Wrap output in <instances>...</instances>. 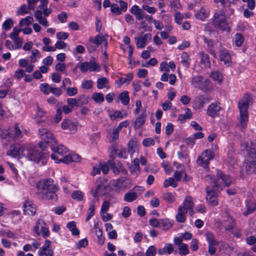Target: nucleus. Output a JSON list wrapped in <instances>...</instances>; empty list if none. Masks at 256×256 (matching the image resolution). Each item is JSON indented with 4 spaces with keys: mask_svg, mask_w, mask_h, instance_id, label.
<instances>
[{
    "mask_svg": "<svg viewBox=\"0 0 256 256\" xmlns=\"http://www.w3.org/2000/svg\"><path fill=\"white\" fill-rule=\"evenodd\" d=\"M36 188L38 194L40 198L54 201L57 200L56 193L59 189L53 180L47 178L40 180L36 184Z\"/></svg>",
    "mask_w": 256,
    "mask_h": 256,
    "instance_id": "f257e3e1",
    "label": "nucleus"
},
{
    "mask_svg": "<svg viewBox=\"0 0 256 256\" xmlns=\"http://www.w3.org/2000/svg\"><path fill=\"white\" fill-rule=\"evenodd\" d=\"M50 148L52 151L51 158L54 160L56 163L62 162L68 164L80 160V157L78 154L75 153L68 154V149L63 145H53Z\"/></svg>",
    "mask_w": 256,
    "mask_h": 256,
    "instance_id": "f03ea898",
    "label": "nucleus"
},
{
    "mask_svg": "<svg viewBox=\"0 0 256 256\" xmlns=\"http://www.w3.org/2000/svg\"><path fill=\"white\" fill-rule=\"evenodd\" d=\"M205 180L212 186H208L206 188V201L210 205L212 206H217L218 204V193L222 188L216 180L210 175L206 176Z\"/></svg>",
    "mask_w": 256,
    "mask_h": 256,
    "instance_id": "7ed1b4c3",
    "label": "nucleus"
},
{
    "mask_svg": "<svg viewBox=\"0 0 256 256\" xmlns=\"http://www.w3.org/2000/svg\"><path fill=\"white\" fill-rule=\"evenodd\" d=\"M40 148L33 145L26 146L24 157L29 160L34 162L39 166H44L47 162L49 155L40 150Z\"/></svg>",
    "mask_w": 256,
    "mask_h": 256,
    "instance_id": "20e7f679",
    "label": "nucleus"
},
{
    "mask_svg": "<svg viewBox=\"0 0 256 256\" xmlns=\"http://www.w3.org/2000/svg\"><path fill=\"white\" fill-rule=\"evenodd\" d=\"M38 134L42 142L38 143L39 147L42 150L46 146H43V143L52 146L53 145H56V141L52 134L45 128H41L38 130Z\"/></svg>",
    "mask_w": 256,
    "mask_h": 256,
    "instance_id": "39448f33",
    "label": "nucleus"
},
{
    "mask_svg": "<svg viewBox=\"0 0 256 256\" xmlns=\"http://www.w3.org/2000/svg\"><path fill=\"white\" fill-rule=\"evenodd\" d=\"M212 22L215 28L221 30H226L228 28V24L225 12L220 10L216 11L213 16Z\"/></svg>",
    "mask_w": 256,
    "mask_h": 256,
    "instance_id": "423d86ee",
    "label": "nucleus"
},
{
    "mask_svg": "<svg viewBox=\"0 0 256 256\" xmlns=\"http://www.w3.org/2000/svg\"><path fill=\"white\" fill-rule=\"evenodd\" d=\"M51 12V10L48 8L47 7L38 8L34 13V16L36 20L40 24L47 27L48 26V24L46 17H47Z\"/></svg>",
    "mask_w": 256,
    "mask_h": 256,
    "instance_id": "0eeeda50",
    "label": "nucleus"
},
{
    "mask_svg": "<svg viewBox=\"0 0 256 256\" xmlns=\"http://www.w3.org/2000/svg\"><path fill=\"white\" fill-rule=\"evenodd\" d=\"M26 148V146H24L18 143L13 144L10 146L6 154L13 158H22L24 156Z\"/></svg>",
    "mask_w": 256,
    "mask_h": 256,
    "instance_id": "6e6552de",
    "label": "nucleus"
},
{
    "mask_svg": "<svg viewBox=\"0 0 256 256\" xmlns=\"http://www.w3.org/2000/svg\"><path fill=\"white\" fill-rule=\"evenodd\" d=\"M214 156V152L210 150H204L201 156H198L197 159L198 165L204 167V168H208L210 160Z\"/></svg>",
    "mask_w": 256,
    "mask_h": 256,
    "instance_id": "1a4fd4ad",
    "label": "nucleus"
},
{
    "mask_svg": "<svg viewBox=\"0 0 256 256\" xmlns=\"http://www.w3.org/2000/svg\"><path fill=\"white\" fill-rule=\"evenodd\" d=\"M34 232L38 235H41L45 238L50 236V231L46 223L42 219H39L34 227Z\"/></svg>",
    "mask_w": 256,
    "mask_h": 256,
    "instance_id": "9d476101",
    "label": "nucleus"
},
{
    "mask_svg": "<svg viewBox=\"0 0 256 256\" xmlns=\"http://www.w3.org/2000/svg\"><path fill=\"white\" fill-rule=\"evenodd\" d=\"M203 77L201 76H196L192 78V84L195 88H199L204 92H206L208 90L210 80H204V82L206 86H202Z\"/></svg>",
    "mask_w": 256,
    "mask_h": 256,
    "instance_id": "9b49d317",
    "label": "nucleus"
},
{
    "mask_svg": "<svg viewBox=\"0 0 256 256\" xmlns=\"http://www.w3.org/2000/svg\"><path fill=\"white\" fill-rule=\"evenodd\" d=\"M80 68L82 72H85L88 70L90 72H98L100 70V66L94 60H91L88 62H82L80 66Z\"/></svg>",
    "mask_w": 256,
    "mask_h": 256,
    "instance_id": "f8f14e48",
    "label": "nucleus"
},
{
    "mask_svg": "<svg viewBox=\"0 0 256 256\" xmlns=\"http://www.w3.org/2000/svg\"><path fill=\"white\" fill-rule=\"evenodd\" d=\"M110 189V186L106 184L101 183L98 184L94 189L92 190V196L96 198L99 196L106 194Z\"/></svg>",
    "mask_w": 256,
    "mask_h": 256,
    "instance_id": "ddd939ff",
    "label": "nucleus"
},
{
    "mask_svg": "<svg viewBox=\"0 0 256 256\" xmlns=\"http://www.w3.org/2000/svg\"><path fill=\"white\" fill-rule=\"evenodd\" d=\"M151 38L152 34L150 33L142 34L140 36L136 37L134 40L136 47L138 48H144L147 44L148 40Z\"/></svg>",
    "mask_w": 256,
    "mask_h": 256,
    "instance_id": "4468645a",
    "label": "nucleus"
},
{
    "mask_svg": "<svg viewBox=\"0 0 256 256\" xmlns=\"http://www.w3.org/2000/svg\"><path fill=\"white\" fill-rule=\"evenodd\" d=\"M51 243L52 242L48 240H45L44 244L38 250V253L40 256H54V250L50 248Z\"/></svg>",
    "mask_w": 256,
    "mask_h": 256,
    "instance_id": "2eb2a0df",
    "label": "nucleus"
},
{
    "mask_svg": "<svg viewBox=\"0 0 256 256\" xmlns=\"http://www.w3.org/2000/svg\"><path fill=\"white\" fill-rule=\"evenodd\" d=\"M250 102V96L248 94H245L238 102L239 110L248 112Z\"/></svg>",
    "mask_w": 256,
    "mask_h": 256,
    "instance_id": "dca6fc26",
    "label": "nucleus"
},
{
    "mask_svg": "<svg viewBox=\"0 0 256 256\" xmlns=\"http://www.w3.org/2000/svg\"><path fill=\"white\" fill-rule=\"evenodd\" d=\"M130 182V180L126 177H122L116 180H114L112 182V186L116 190H120L126 188Z\"/></svg>",
    "mask_w": 256,
    "mask_h": 256,
    "instance_id": "f3484780",
    "label": "nucleus"
},
{
    "mask_svg": "<svg viewBox=\"0 0 256 256\" xmlns=\"http://www.w3.org/2000/svg\"><path fill=\"white\" fill-rule=\"evenodd\" d=\"M220 60L223 62L224 64L229 66L232 63V58L230 54L226 49H221L219 55Z\"/></svg>",
    "mask_w": 256,
    "mask_h": 256,
    "instance_id": "a211bd4d",
    "label": "nucleus"
},
{
    "mask_svg": "<svg viewBox=\"0 0 256 256\" xmlns=\"http://www.w3.org/2000/svg\"><path fill=\"white\" fill-rule=\"evenodd\" d=\"M61 127L63 130H68L70 132H76V124L69 119L64 120L61 124Z\"/></svg>",
    "mask_w": 256,
    "mask_h": 256,
    "instance_id": "6ab92c4d",
    "label": "nucleus"
},
{
    "mask_svg": "<svg viewBox=\"0 0 256 256\" xmlns=\"http://www.w3.org/2000/svg\"><path fill=\"white\" fill-rule=\"evenodd\" d=\"M24 212L26 214L34 215L36 212V208L32 202L26 201L24 205Z\"/></svg>",
    "mask_w": 256,
    "mask_h": 256,
    "instance_id": "aec40b11",
    "label": "nucleus"
},
{
    "mask_svg": "<svg viewBox=\"0 0 256 256\" xmlns=\"http://www.w3.org/2000/svg\"><path fill=\"white\" fill-rule=\"evenodd\" d=\"M220 110V107L218 104L212 103L208 106L207 114L209 116L214 117L218 114Z\"/></svg>",
    "mask_w": 256,
    "mask_h": 256,
    "instance_id": "412c9836",
    "label": "nucleus"
},
{
    "mask_svg": "<svg viewBox=\"0 0 256 256\" xmlns=\"http://www.w3.org/2000/svg\"><path fill=\"white\" fill-rule=\"evenodd\" d=\"M147 117V112L146 110H143L140 114L136 119L134 122V126L139 128L142 126L144 124Z\"/></svg>",
    "mask_w": 256,
    "mask_h": 256,
    "instance_id": "4be33fe9",
    "label": "nucleus"
},
{
    "mask_svg": "<svg viewBox=\"0 0 256 256\" xmlns=\"http://www.w3.org/2000/svg\"><path fill=\"white\" fill-rule=\"evenodd\" d=\"M211 100V98L208 96L200 95L198 96L194 100V104L201 108L204 106V104Z\"/></svg>",
    "mask_w": 256,
    "mask_h": 256,
    "instance_id": "5701e85b",
    "label": "nucleus"
},
{
    "mask_svg": "<svg viewBox=\"0 0 256 256\" xmlns=\"http://www.w3.org/2000/svg\"><path fill=\"white\" fill-rule=\"evenodd\" d=\"M194 206V204L192 202V198L190 196H186L182 204L179 206H182V208H184L186 212H188L189 211L190 212L192 211Z\"/></svg>",
    "mask_w": 256,
    "mask_h": 256,
    "instance_id": "b1692460",
    "label": "nucleus"
},
{
    "mask_svg": "<svg viewBox=\"0 0 256 256\" xmlns=\"http://www.w3.org/2000/svg\"><path fill=\"white\" fill-rule=\"evenodd\" d=\"M192 117V112L188 108L184 109V114L178 116V121L180 124H184L187 120L190 119Z\"/></svg>",
    "mask_w": 256,
    "mask_h": 256,
    "instance_id": "393cba45",
    "label": "nucleus"
},
{
    "mask_svg": "<svg viewBox=\"0 0 256 256\" xmlns=\"http://www.w3.org/2000/svg\"><path fill=\"white\" fill-rule=\"evenodd\" d=\"M245 148L250 156L256 158V146L252 142H247Z\"/></svg>",
    "mask_w": 256,
    "mask_h": 256,
    "instance_id": "a878e982",
    "label": "nucleus"
},
{
    "mask_svg": "<svg viewBox=\"0 0 256 256\" xmlns=\"http://www.w3.org/2000/svg\"><path fill=\"white\" fill-rule=\"evenodd\" d=\"M187 212L184 208L182 206H178L177 211V214L176 216V220L178 222L183 223L185 222L186 218V214Z\"/></svg>",
    "mask_w": 256,
    "mask_h": 256,
    "instance_id": "bb28decb",
    "label": "nucleus"
},
{
    "mask_svg": "<svg viewBox=\"0 0 256 256\" xmlns=\"http://www.w3.org/2000/svg\"><path fill=\"white\" fill-rule=\"evenodd\" d=\"M216 174L218 178L222 181L226 186H229L232 183V178L224 174L222 172L218 170Z\"/></svg>",
    "mask_w": 256,
    "mask_h": 256,
    "instance_id": "cd10ccee",
    "label": "nucleus"
},
{
    "mask_svg": "<svg viewBox=\"0 0 256 256\" xmlns=\"http://www.w3.org/2000/svg\"><path fill=\"white\" fill-rule=\"evenodd\" d=\"M108 164L112 168L113 172L116 174H118L121 170H124V168L121 164H118L116 165L113 160H109Z\"/></svg>",
    "mask_w": 256,
    "mask_h": 256,
    "instance_id": "c85d7f7f",
    "label": "nucleus"
},
{
    "mask_svg": "<svg viewBox=\"0 0 256 256\" xmlns=\"http://www.w3.org/2000/svg\"><path fill=\"white\" fill-rule=\"evenodd\" d=\"M246 202V210L244 212V214L247 216L252 214L256 210V202L252 200H247Z\"/></svg>",
    "mask_w": 256,
    "mask_h": 256,
    "instance_id": "c756f323",
    "label": "nucleus"
},
{
    "mask_svg": "<svg viewBox=\"0 0 256 256\" xmlns=\"http://www.w3.org/2000/svg\"><path fill=\"white\" fill-rule=\"evenodd\" d=\"M38 124L43 122L46 120L45 112L40 108H38L36 114L32 118Z\"/></svg>",
    "mask_w": 256,
    "mask_h": 256,
    "instance_id": "7c9ffc66",
    "label": "nucleus"
},
{
    "mask_svg": "<svg viewBox=\"0 0 256 256\" xmlns=\"http://www.w3.org/2000/svg\"><path fill=\"white\" fill-rule=\"evenodd\" d=\"M138 147L136 142L134 140H130L128 144V152L132 157V154L138 152Z\"/></svg>",
    "mask_w": 256,
    "mask_h": 256,
    "instance_id": "2f4dec72",
    "label": "nucleus"
},
{
    "mask_svg": "<svg viewBox=\"0 0 256 256\" xmlns=\"http://www.w3.org/2000/svg\"><path fill=\"white\" fill-rule=\"evenodd\" d=\"M66 228L71 232L72 235L78 236L80 234V230L76 228V222L74 221H71L66 224Z\"/></svg>",
    "mask_w": 256,
    "mask_h": 256,
    "instance_id": "473e14b6",
    "label": "nucleus"
},
{
    "mask_svg": "<svg viewBox=\"0 0 256 256\" xmlns=\"http://www.w3.org/2000/svg\"><path fill=\"white\" fill-rule=\"evenodd\" d=\"M240 122L242 128H245L246 126L248 121V112L240 111Z\"/></svg>",
    "mask_w": 256,
    "mask_h": 256,
    "instance_id": "72a5a7b5",
    "label": "nucleus"
},
{
    "mask_svg": "<svg viewBox=\"0 0 256 256\" xmlns=\"http://www.w3.org/2000/svg\"><path fill=\"white\" fill-rule=\"evenodd\" d=\"M94 228L98 239V243L100 245H102L104 242V238L102 236V230L98 228L96 224L94 225Z\"/></svg>",
    "mask_w": 256,
    "mask_h": 256,
    "instance_id": "f704fd0d",
    "label": "nucleus"
},
{
    "mask_svg": "<svg viewBox=\"0 0 256 256\" xmlns=\"http://www.w3.org/2000/svg\"><path fill=\"white\" fill-rule=\"evenodd\" d=\"M11 139L13 138H18L22 137V132L20 128V125L18 124H16L14 126L13 130L10 132Z\"/></svg>",
    "mask_w": 256,
    "mask_h": 256,
    "instance_id": "c9c22d12",
    "label": "nucleus"
},
{
    "mask_svg": "<svg viewBox=\"0 0 256 256\" xmlns=\"http://www.w3.org/2000/svg\"><path fill=\"white\" fill-rule=\"evenodd\" d=\"M108 83V80L107 78L102 77L98 78L97 80V88L98 89H102L104 88H109V86H106Z\"/></svg>",
    "mask_w": 256,
    "mask_h": 256,
    "instance_id": "e433bc0d",
    "label": "nucleus"
},
{
    "mask_svg": "<svg viewBox=\"0 0 256 256\" xmlns=\"http://www.w3.org/2000/svg\"><path fill=\"white\" fill-rule=\"evenodd\" d=\"M118 98L124 105L126 106L130 102V98L128 96V92L124 91L120 93L119 94Z\"/></svg>",
    "mask_w": 256,
    "mask_h": 256,
    "instance_id": "4c0bfd02",
    "label": "nucleus"
},
{
    "mask_svg": "<svg viewBox=\"0 0 256 256\" xmlns=\"http://www.w3.org/2000/svg\"><path fill=\"white\" fill-rule=\"evenodd\" d=\"M173 225L172 221L169 219H160V228H162L164 230H168Z\"/></svg>",
    "mask_w": 256,
    "mask_h": 256,
    "instance_id": "58836bf2",
    "label": "nucleus"
},
{
    "mask_svg": "<svg viewBox=\"0 0 256 256\" xmlns=\"http://www.w3.org/2000/svg\"><path fill=\"white\" fill-rule=\"evenodd\" d=\"M126 116L127 114L126 112L122 113L120 111L116 110L113 114H110V117L111 120H114L117 118L122 120Z\"/></svg>",
    "mask_w": 256,
    "mask_h": 256,
    "instance_id": "ea45409f",
    "label": "nucleus"
},
{
    "mask_svg": "<svg viewBox=\"0 0 256 256\" xmlns=\"http://www.w3.org/2000/svg\"><path fill=\"white\" fill-rule=\"evenodd\" d=\"M246 169L248 174H256V162H247L246 166Z\"/></svg>",
    "mask_w": 256,
    "mask_h": 256,
    "instance_id": "a19ab883",
    "label": "nucleus"
},
{
    "mask_svg": "<svg viewBox=\"0 0 256 256\" xmlns=\"http://www.w3.org/2000/svg\"><path fill=\"white\" fill-rule=\"evenodd\" d=\"M162 198L164 200L170 204H172L176 200L174 194L170 192L164 193L162 194Z\"/></svg>",
    "mask_w": 256,
    "mask_h": 256,
    "instance_id": "79ce46f5",
    "label": "nucleus"
},
{
    "mask_svg": "<svg viewBox=\"0 0 256 256\" xmlns=\"http://www.w3.org/2000/svg\"><path fill=\"white\" fill-rule=\"evenodd\" d=\"M224 226L226 230L233 229L235 226L234 219L232 216H228L224 222Z\"/></svg>",
    "mask_w": 256,
    "mask_h": 256,
    "instance_id": "37998d69",
    "label": "nucleus"
},
{
    "mask_svg": "<svg viewBox=\"0 0 256 256\" xmlns=\"http://www.w3.org/2000/svg\"><path fill=\"white\" fill-rule=\"evenodd\" d=\"M200 56L201 63L204 64L205 66L209 67L210 66V62L208 54L204 52H201L200 53Z\"/></svg>",
    "mask_w": 256,
    "mask_h": 256,
    "instance_id": "c03bdc74",
    "label": "nucleus"
},
{
    "mask_svg": "<svg viewBox=\"0 0 256 256\" xmlns=\"http://www.w3.org/2000/svg\"><path fill=\"white\" fill-rule=\"evenodd\" d=\"M206 238L208 244L218 245V242L215 239L214 236L212 233L210 232L206 233Z\"/></svg>",
    "mask_w": 256,
    "mask_h": 256,
    "instance_id": "a18cd8bd",
    "label": "nucleus"
},
{
    "mask_svg": "<svg viewBox=\"0 0 256 256\" xmlns=\"http://www.w3.org/2000/svg\"><path fill=\"white\" fill-rule=\"evenodd\" d=\"M208 12L205 9L202 8L196 13V17L200 20H204L205 18L208 16Z\"/></svg>",
    "mask_w": 256,
    "mask_h": 256,
    "instance_id": "49530a36",
    "label": "nucleus"
},
{
    "mask_svg": "<svg viewBox=\"0 0 256 256\" xmlns=\"http://www.w3.org/2000/svg\"><path fill=\"white\" fill-rule=\"evenodd\" d=\"M137 198V194L135 192L126 193L124 196V200L128 202H132Z\"/></svg>",
    "mask_w": 256,
    "mask_h": 256,
    "instance_id": "de8ad7c7",
    "label": "nucleus"
},
{
    "mask_svg": "<svg viewBox=\"0 0 256 256\" xmlns=\"http://www.w3.org/2000/svg\"><path fill=\"white\" fill-rule=\"evenodd\" d=\"M92 98L96 103H101L104 100L103 94L100 92L94 93L92 96Z\"/></svg>",
    "mask_w": 256,
    "mask_h": 256,
    "instance_id": "09e8293b",
    "label": "nucleus"
},
{
    "mask_svg": "<svg viewBox=\"0 0 256 256\" xmlns=\"http://www.w3.org/2000/svg\"><path fill=\"white\" fill-rule=\"evenodd\" d=\"M181 63L186 68H188L190 64V58L187 52H184L181 55Z\"/></svg>",
    "mask_w": 256,
    "mask_h": 256,
    "instance_id": "8fccbe9b",
    "label": "nucleus"
},
{
    "mask_svg": "<svg viewBox=\"0 0 256 256\" xmlns=\"http://www.w3.org/2000/svg\"><path fill=\"white\" fill-rule=\"evenodd\" d=\"M10 136L11 132L8 130L0 128V138H1L10 140H11Z\"/></svg>",
    "mask_w": 256,
    "mask_h": 256,
    "instance_id": "3c124183",
    "label": "nucleus"
},
{
    "mask_svg": "<svg viewBox=\"0 0 256 256\" xmlns=\"http://www.w3.org/2000/svg\"><path fill=\"white\" fill-rule=\"evenodd\" d=\"M244 41L243 36L240 33H236L234 37V44L237 47H240Z\"/></svg>",
    "mask_w": 256,
    "mask_h": 256,
    "instance_id": "603ef678",
    "label": "nucleus"
},
{
    "mask_svg": "<svg viewBox=\"0 0 256 256\" xmlns=\"http://www.w3.org/2000/svg\"><path fill=\"white\" fill-rule=\"evenodd\" d=\"M34 21L33 18L30 16H28L25 18H22L19 22V25L21 26H29Z\"/></svg>",
    "mask_w": 256,
    "mask_h": 256,
    "instance_id": "864d4df0",
    "label": "nucleus"
},
{
    "mask_svg": "<svg viewBox=\"0 0 256 256\" xmlns=\"http://www.w3.org/2000/svg\"><path fill=\"white\" fill-rule=\"evenodd\" d=\"M164 186L165 188H168L169 186H172L173 188H176L178 186L177 182H174V178H168L165 180L164 182Z\"/></svg>",
    "mask_w": 256,
    "mask_h": 256,
    "instance_id": "5fc2aeb1",
    "label": "nucleus"
},
{
    "mask_svg": "<svg viewBox=\"0 0 256 256\" xmlns=\"http://www.w3.org/2000/svg\"><path fill=\"white\" fill-rule=\"evenodd\" d=\"M133 76L132 74H129L127 75L126 78H120L118 80L116 81L119 85H122L124 83L129 82L132 78Z\"/></svg>",
    "mask_w": 256,
    "mask_h": 256,
    "instance_id": "6e6d98bb",
    "label": "nucleus"
},
{
    "mask_svg": "<svg viewBox=\"0 0 256 256\" xmlns=\"http://www.w3.org/2000/svg\"><path fill=\"white\" fill-rule=\"evenodd\" d=\"M72 198L78 201H82L83 199L84 194L80 190H75L72 194Z\"/></svg>",
    "mask_w": 256,
    "mask_h": 256,
    "instance_id": "4d7b16f0",
    "label": "nucleus"
},
{
    "mask_svg": "<svg viewBox=\"0 0 256 256\" xmlns=\"http://www.w3.org/2000/svg\"><path fill=\"white\" fill-rule=\"evenodd\" d=\"M170 7L172 10L174 11H177L180 10L181 8V4L178 0H172L170 2Z\"/></svg>",
    "mask_w": 256,
    "mask_h": 256,
    "instance_id": "13d9d810",
    "label": "nucleus"
},
{
    "mask_svg": "<svg viewBox=\"0 0 256 256\" xmlns=\"http://www.w3.org/2000/svg\"><path fill=\"white\" fill-rule=\"evenodd\" d=\"M211 77L214 80L218 82V83H220L223 78L222 74L218 71L212 72Z\"/></svg>",
    "mask_w": 256,
    "mask_h": 256,
    "instance_id": "bf43d9fd",
    "label": "nucleus"
},
{
    "mask_svg": "<svg viewBox=\"0 0 256 256\" xmlns=\"http://www.w3.org/2000/svg\"><path fill=\"white\" fill-rule=\"evenodd\" d=\"M179 254L182 256H185L188 254V246L184 244L178 246Z\"/></svg>",
    "mask_w": 256,
    "mask_h": 256,
    "instance_id": "052dcab7",
    "label": "nucleus"
},
{
    "mask_svg": "<svg viewBox=\"0 0 256 256\" xmlns=\"http://www.w3.org/2000/svg\"><path fill=\"white\" fill-rule=\"evenodd\" d=\"M29 10H32L29 7L26 6V4H23L20 6V7L18 9L17 13L21 16H24V14L28 13Z\"/></svg>",
    "mask_w": 256,
    "mask_h": 256,
    "instance_id": "680f3d73",
    "label": "nucleus"
},
{
    "mask_svg": "<svg viewBox=\"0 0 256 256\" xmlns=\"http://www.w3.org/2000/svg\"><path fill=\"white\" fill-rule=\"evenodd\" d=\"M37 58H40V52L36 49L33 50L32 52V55L30 56L32 62H36L37 60Z\"/></svg>",
    "mask_w": 256,
    "mask_h": 256,
    "instance_id": "e2e57ef3",
    "label": "nucleus"
},
{
    "mask_svg": "<svg viewBox=\"0 0 256 256\" xmlns=\"http://www.w3.org/2000/svg\"><path fill=\"white\" fill-rule=\"evenodd\" d=\"M120 132L116 128H114L112 133L109 134V136L110 138V141L114 142L118 140L119 136V132Z\"/></svg>",
    "mask_w": 256,
    "mask_h": 256,
    "instance_id": "0e129e2a",
    "label": "nucleus"
},
{
    "mask_svg": "<svg viewBox=\"0 0 256 256\" xmlns=\"http://www.w3.org/2000/svg\"><path fill=\"white\" fill-rule=\"evenodd\" d=\"M13 22L12 19L9 18L6 20H5L2 24V28L6 31L10 30L12 27L13 26Z\"/></svg>",
    "mask_w": 256,
    "mask_h": 256,
    "instance_id": "69168bd1",
    "label": "nucleus"
},
{
    "mask_svg": "<svg viewBox=\"0 0 256 256\" xmlns=\"http://www.w3.org/2000/svg\"><path fill=\"white\" fill-rule=\"evenodd\" d=\"M90 41L96 46H99L102 44V38L100 35H97L94 38L90 37Z\"/></svg>",
    "mask_w": 256,
    "mask_h": 256,
    "instance_id": "338daca9",
    "label": "nucleus"
},
{
    "mask_svg": "<svg viewBox=\"0 0 256 256\" xmlns=\"http://www.w3.org/2000/svg\"><path fill=\"white\" fill-rule=\"evenodd\" d=\"M156 253V248L154 246H149L146 250V256H155Z\"/></svg>",
    "mask_w": 256,
    "mask_h": 256,
    "instance_id": "774afa93",
    "label": "nucleus"
}]
</instances>
